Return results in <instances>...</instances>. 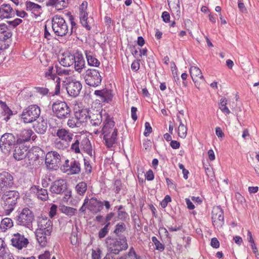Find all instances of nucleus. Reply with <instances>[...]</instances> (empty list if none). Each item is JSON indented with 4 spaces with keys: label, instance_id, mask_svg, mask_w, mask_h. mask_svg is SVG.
<instances>
[{
    "label": "nucleus",
    "instance_id": "obj_1",
    "mask_svg": "<svg viewBox=\"0 0 259 259\" xmlns=\"http://www.w3.org/2000/svg\"><path fill=\"white\" fill-rule=\"evenodd\" d=\"M105 117L103 121V126L102 129V134L103 135V139L105 144L107 148L113 147L117 140L118 130L115 127V122L113 117H110L108 113H105Z\"/></svg>",
    "mask_w": 259,
    "mask_h": 259
},
{
    "label": "nucleus",
    "instance_id": "obj_2",
    "mask_svg": "<svg viewBox=\"0 0 259 259\" xmlns=\"http://www.w3.org/2000/svg\"><path fill=\"white\" fill-rule=\"evenodd\" d=\"M34 220L33 212L28 207L18 210L14 215L13 221L18 226H21L27 228L32 226V222Z\"/></svg>",
    "mask_w": 259,
    "mask_h": 259
},
{
    "label": "nucleus",
    "instance_id": "obj_3",
    "mask_svg": "<svg viewBox=\"0 0 259 259\" xmlns=\"http://www.w3.org/2000/svg\"><path fill=\"white\" fill-rule=\"evenodd\" d=\"M3 207L7 215L12 212L20 199V193L16 190H9L1 196Z\"/></svg>",
    "mask_w": 259,
    "mask_h": 259
},
{
    "label": "nucleus",
    "instance_id": "obj_4",
    "mask_svg": "<svg viewBox=\"0 0 259 259\" xmlns=\"http://www.w3.org/2000/svg\"><path fill=\"white\" fill-rule=\"evenodd\" d=\"M106 243L109 252L113 253L115 255L118 254L121 251L126 250L128 247L126 237H121L120 238L108 237Z\"/></svg>",
    "mask_w": 259,
    "mask_h": 259
},
{
    "label": "nucleus",
    "instance_id": "obj_5",
    "mask_svg": "<svg viewBox=\"0 0 259 259\" xmlns=\"http://www.w3.org/2000/svg\"><path fill=\"white\" fill-rule=\"evenodd\" d=\"M40 113V107L36 104H33L23 109L20 117L24 123H31L39 118Z\"/></svg>",
    "mask_w": 259,
    "mask_h": 259
},
{
    "label": "nucleus",
    "instance_id": "obj_6",
    "mask_svg": "<svg viewBox=\"0 0 259 259\" xmlns=\"http://www.w3.org/2000/svg\"><path fill=\"white\" fill-rule=\"evenodd\" d=\"M45 152L39 147H32L28 152L25 159L26 167L32 168L36 165V162L39 159H44Z\"/></svg>",
    "mask_w": 259,
    "mask_h": 259
},
{
    "label": "nucleus",
    "instance_id": "obj_7",
    "mask_svg": "<svg viewBox=\"0 0 259 259\" xmlns=\"http://www.w3.org/2000/svg\"><path fill=\"white\" fill-rule=\"evenodd\" d=\"M82 75L85 83L90 87L95 88L101 84L102 77L97 69H88Z\"/></svg>",
    "mask_w": 259,
    "mask_h": 259
},
{
    "label": "nucleus",
    "instance_id": "obj_8",
    "mask_svg": "<svg viewBox=\"0 0 259 259\" xmlns=\"http://www.w3.org/2000/svg\"><path fill=\"white\" fill-rule=\"evenodd\" d=\"M52 29L56 35L64 36L68 32L67 24L63 18L59 15H55L52 19Z\"/></svg>",
    "mask_w": 259,
    "mask_h": 259
},
{
    "label": "nucleus",
    "instance_id": "obj_9",
    "mask_svg": "<svg viewBox=\"0 0 259 259\" xmlns=\"http://www.w3.org/2000/svg\"><path fill=\"white\" fill-rule=\"evenodd\" d=\"M54 114L60 119H65L70 117L71 110L65 102L58 101L52 105Z\"/></svg>",
    "mask_w": 259,
    "mask_h": 259
},
{
    "label": "nucleus",
    "instance_id": "obj_10",
    "mask_svg": "<svg viewBox=\"0 0 259 259\" xmlns=\"http://www.w3.org/2000/svg\"><path fill=\"white\" fill-rule=\"evenodd\" d=\"M17 137L16 134L7 133L1 136L0 148L5 152L10 151L18 144Z\"/></svg>",
    "mask_w": 259,
    "mask_h": 259
},
{
    "label": "nucleus",
    "instance_id": "obj_11",
    "mask_svg": "<svg viewBox=\"0 0 259 259\" xmlns=\"http://www.w3.org/2000/svg\"><path fill=\"white\" fill-rule=\"evenodd\" d=\"M45 163L47 167L51 169L57 170L60 166L61 157L56 151H50L45 153Z\"/></svg>",
    "mask_w": 259,
    "mask_h": 259
},
{
    "label": "nucleus",
    "instance_id": "obj_12",
    "mask_svg": "<svg viewBox=\"0 0 259 259\" xmlns=\"http://www.w3.org/2000/svg\"><path fill=\"white\" fill-rule=\"evenodd\" d=\"M14 185L13 176L8 172L0 173V197Z\"/></svg>",
    "mask_w": 259,
    "mask_h": 259
},
{
    "label": "nucleus",
    "instance_id": "obj_13",
    "mask_svg": "<svg viewBox=\"0 0 259 259\" xmlns=\"http://www.w3.org/2000/svg\"><path fill=\"white\" fill-rule=\"evenodd\" d=\"M211 219L213 225L218 229L224 225V211L220 206L214 207L212 210Z\"/></svg>",
    "mask_w": 259,
    "mask_h": 259
},
{
    "label": "nucleus",
    "instance_id": "obj_14",
    "mask_svg": "<svg viewBox=\"0 0 259 259\" xmlns=\"http://www.w3.org/2000/svg\"><path fill=\"white\" fill-rule=\"evenodd\" d=\"M82 84L79 81L71 80L66 84V89L68 94L71 97L75 98L80 94Z\"/></svg>",
    "mask_w": 259,
    "mask_h": 259
},
{
    "label": "nucleus",
    "instance_id": "obj_15",
    "mask_svg": "<svg viewBox=\"0 0 259 259\" xmlns=\"http://www.w3.org/2000/svg\"><path fill=\"white\" fill-rule=\"evenodd\" d=\"M67 189V184L63 179H59L52 183L50 191L52 194H62Z\"/></svg>",
    "mask_w": 259,
    "mask_h": 259
},
{
    "label": "nucleus",
    "instance_id": "obj_16",
    "mask_svg": "<svg viewBox=\"0 0 259 259\" xmlns=\"http://www.w3.org/2000/svg\"><path fill=\"white\" fill-rule=\"evenodd\" d=\"M14 148H15L13 153L14 158L18 161L24 159L25 162L29 146H27L26 145L24 144V143H18V144Z\"/></svg>",
    "mask_w": 259,
    "mask_h": 259
},
{
    "label": "nucleus",
    "instance_id": "obj_17",
    "mask_svg": "<svg viewBox=\"0 0 259 259\" xmlns=\"http://www.w3.org/2000/svg\"><path fill=\"white\" fill-rule=\"evenodd\" d=\"M12 245L18 249L26 247L28 244V240L19 233L14 234L11 239Z\"/></svg>",
    "mask_w": 259,
    "mask_h": 259
},
{
    "label": "nucleus",
    "instance_id": "obj_18",
    "mask_svg": "<svg viewBox=\"0 0 259 259\" xmlns=\"http://www.w3.org/2000/svg\"><path fill=\"white\" fill-rule=\"evenodd\" d=\"M38 228L44 232H47V234H51L52 232L53 223L47 217H39L37 221Z\"/></svg>",
    "mask_w": 259,
    "mask_h": 259
},
{
    "label": "nucleus",
    "instance_id": "obj_19",
    "mask_svg": "<svg viewBox=\"0 0 259 259\" xmlns=\"http://www.w3.org/2000/svg\"><path fill=\"white\" fill-rule=\"evenodd\" d=\"M94 94L99 98L101 101L104 103H109L112 101L113 97L112 91L107 88L96 90Z\"/></svg>",
    "mask_w": 259,
    "mask_h": 259
},
{
    "label": "nucleus",
    "instance_id": "obj_20",
    "mask_svg": "<svg viewBox=\"0 0 259 259\" xmlns=\"http://www.w3.org/2000/svg\"><path fill=\"white\" fill-rule=\"evenodd\" d=\"M73 64H74V68L76 71L81 72L82 69L85 68V61L82 54L77 51L72 56Z\"/></svg>",
    "mask_w": 259,
    "mask_h": 259
},
{
    "label": "nucleus",
    "instance_id": "obj_21",
    "mask_svg": "<svg viewBox=\"0 0 259 259\" xmlns=\"http://www.w3.org/2000/svg\"><path fill=\"white\" fill-rule=\"evenodd\" d=\"M15 15L13 8L10 4H3L0 6V18L8 19Z\"/></svg>",
    "mask_w": 259,
    "mask_h": 259
},
{
    "label": "nucleus",
    "instance_id": "obj_22",
    "mask_svg": "<svg viewBox=\"0 0 259 259\" xmlns=\"http://www.w3.org/2000/svg\"><path fill=\"white\" fill-rule=\"evenodd\" d=\"M88 209L93 213H97L102 209V201L96 197H92L89 201Z\"/></svg>",
    "mask_w": 259,
    "mask_h": 259
},
{
    "label": "nucleus",
    "instance_id": "obj_23",
    "mask_svg": "<svg viewBox=\"0 0 259 259\" xmlns=\"http://www.w3.org/2000/svg\"><path fill=\"white\" fill-rule=\"evenodd\" d=\"M31 189L39 200L43 201L48 200L49 194L47 189L41 188L39 186L36 185L31 187Z\"/></svg>",
    "mask_w": 259,
    "mask_h": 259
},
{
    "label": "nucleus",
    "instance_id": "obj_24",
    "mask_svg": "<svg viewBox=\"0 0 259 259\" xmlns=\"http://www.w3.org/2000/svg\"><path fill=\"white\" fill-rule=\"evenodd\" d=\"M13 115V111L8 106L5 102L0 103L1 118L4 117L3 120L6 122H8Z\"/></svg>",
    "mask_w": 259,
    "mask_h": 259
},
{
    "label": "nucleus",
    "instance_id": "obj_25",
    "mask_svg": "<svg viewBox=\"0 0 259 259\" xmlns=\"http://www.w3.org/2000/svg\"><path fill=\"white\" fill-rule=\"evenodd\" d=\"M34 134L31 129H24L21 130L19 134H16L19 143H24L30 140L32 135Z\"/></svg>",
    "mask_w": 259,
    "mask_h": 259
},
{
    "label": "nucleus",
    "instance_id": "obj_26",
    "mask_svg": "<svg viewBox=\"0 0 259 259\" xmlns=\"http://www.w3.org/2000/svg\"><path fill=\"white\" fill-rule=\"evenodd\" d=\"M25 6L26 10L30 11L36 17L40 16L43 12L41 6L31 1H26Z\"/></svg>",
    "mask_w": 259,
    "mask_h": 259
},
{
    "label": "nucleus",
    "instance_id": "obj_27",
    "mask_svg": "<svg viewBox=\"0 0 259 259\" xmlns=\"http://www.w3.org/2000/svg\"><path fill=\"white\" fill-rule=\"evenodd\" d=\"M51 234H47V232H44L40 230H36L35 236L36 240L39 245L42 247L46 246L47 243L48 238L50 237Z\"/></svg>",
    "mask_w": 259,
    "mask_h": 259
},
{
    "label": "nucleus",
    "instance_id": "obj_28",
    "mask_svg": "<svg viewBox=\"0 0 259 259\" xmlns=\"http://www.w3.org/2000/svg\"><path fill=\"white\" fill-rule=\"evenodd\" d=\"M89 112L86 109L78 110L74 113V116H75L78 121L82 124V123L87 122L89 119Z\"/></svg>",
    "mask_w": 259,
    "mask_h": 259
},
{
    "label": "nucleus",
    "instance_id": "obj_29",
    "mask_svg": "<svg viewBox=\"0 0 259 259\" xmlns=\"http://www.w3.org/2000/svg\"><path fill=\"white\" fill-rule=\"evenodd\" d=\"M56 135L59 138V140L66 141L68 143H69L71 141L73 136L72 134L64 128L59 129L57 131Z\"/></svg>",
    "mask_w": 259,
    "mask_h": 259
},
{
    "label": "nucleus",
    "instance_id": "obj_30",
    "mask_svg": "<svg viewBox=\"0 0 259 259\" xmlns=\"http://www.w3.org/2000/svg\"><path fill=\"white\" fill-rule=\"evenodd\" d=\"M48 125L47 122L46 120L41 118L40 121H37V122L33 125V128L34 131L38 134L43 135L47 130Z\"/></svg>",
    "mask_w": 259,
    "mask_h": 259
},
{
    "label": "nucleus",
    "instance_id": "obj_31",
    "mask_svg": "<svg viewBox=\"0 0 259 259\" xmlns=\"http://www.w3.org/2000/svg\"><path fill=\"white\" fill-rule=\"evenodd\" d=\"M89 119L91 124L95 126L99 125L102 122L103 115L102 112H97L89 114Z\"/></svg>",
    "mask_w": 259,
    "mask_h": 259
},
{
    "label": "nucleus",
    "instance_id": "obj_32",
    "mask_svg": "<svg viewBox=\"0 0 259 259\" xmlns=\"http://www.w3.org/2000/svg\"><path fill=\"white\" fill-rule=\"evenodd\" d=\"M85 55L89 66L96 67L100 66V62L93 55L92 52L85 51Z\"/></svg>",
    "mask_w": 259,
    "mask_h": 259
},
{
    "label": "nucleus",
    "instance_id": "obj_33",
    "mask_svg": "<svg viewBox=\"0 0 259 259\" xmlns=\"http://www.w3.org/2000/svg\"><path fill=\"white\" fill-rule=\"evenodd\" d=\"M81 167L79 162L74 159L70 160V164L68 174L71 175H77L80 172Z\"/></svg>",
    "mask_w": 259,
    "mask_h": 259
},
{
    "label": "nucleus",
    "instance_id": "obj_34",
    "mask_svg": "<svg viewBox=\"0 0 259 259\" xmlns=\"http://www.w3.org/2000/svg\"><path fill=\"white\" fill-rule=\"evenodd\" d=\"M126 229V225L123 222H119L117 223L115 226L113 233L115 234L116 237L121 238L122 237H126L123 234Z\"/></svg>",
    "mask_w": 259,
    "mask_h": 259
},
{
    "label": "nucleus",
    "instance_id": "obj_35",
    "mask_svg": "<svg viewBox=\"0 0 259 259\" xmlns=\"http://www.w3.org/2000/svg\"><path fill=\"white\" fill-rule=\"evenodd\" d=\"M190 74L194 83L197 80V77H198L202 81L204 80L203 76L202 75L201 70L199 68L196 66H191L189 70Z\"/></svg>",
    "mask_w": 259,
    "mask_h": 259
},
{
    "label": "nucleus",
    "instance_id": "obj_36",
    "mask_svg": "<svg viewBox=\"0 0 259 259\" xmlns=\"http://www.w3.org/2000/svg\"><path fill=\"white\" fill-rule=\"evenodd\" d=\"M68 4V1H48L46 6H52L57 11H60L67 8Z\"/></svg>",
    "mask_w": 259,
    "mask_h": 259
},
{
    "label": "nucleus",
    "instance_id": "obj_37",
    "mask_svg": "<svg viewBox=\"0 0 259 259\" xmlns=\"http://www.w3.org/2000/svg\"><path fill=\"white\" fill-rule=\"evenodd\" d=\"M80 148L81 151H83L90 156H92V147L88 138H84L81 141L80 140Z\"/></svg>",
    "mask_w": 259,
    "mask_h": 259
},
{
    "label": "nucleus",
    "instance_id": "obj_38",
    "mask_svg": "<svg viewBox=\"0 0 259 259\" xmlns=\"http://www.w3.org/2000/svg\"><path fill=\"white\" fill-rule=\"evenodd\" d=\"M117 259H142V257L138 254L134 248L131 246L128 251L123 256H121Z\"/></svg>",
    "mask_w": 259,
    "mask_h": 259
},
{
    "label": "nucleus",
    "instance_id": "obj_39",
    "mask_svg": "<svg viewBox=\"0 0 259 259\" xmlns=\"http://www.w3.org/2000/svg\"><path fill=\"white\" fill-rule=\"evenodd\" d=\"M76 138L74 139L73 143L71 146V150L72 151L74 152L75 153H81L80 148V140L81 137H75Z\"/></svg>",
    "mask_w": 259,
    "mask_h": 259
},
{
    "label": "nucleus",
    "instance_id": "obj_40",
    "mask_svg": "<svg viewBox=\"0 0 259 259\" xmlns=\"http://www.w3.org/2000/svg\"><path fill=\"white\" fill-rule=\"evenodd\" d=\"M88 18V13L79 14L80 23L87 30H90L91 27L89 24Z\"/></svg>",
    "mask_w": 259,
    "mask_h": 259
},
{
    "label": "nucleus",
    "instance_id": "obj_41",
    "mask_svg": "<svg viewBox=\"0 0 259 259\" xmlns=\"http://www.w3.org/2000/svg\"><path fill=\"white\" fill-rule=\"evenodd\" d=\"M45 76L48 79L55 80L56 78L59 77L56 74L55 70L53 66H49L47 71L45 72Z\"/></svg>",
    "mask_w": 259,
    "mask_h": 259
},
{
    "label": "nucleus",
    "instance_id": "obj_42",
    "mask_svg": "<svg viewBox=\"0 0 259 259\" xmlns=\"http://www.w3.org/2000/svg\"><path fill=\"white\" fill-rule=\"evenodd\" d=\"M87 190V184L84 182L78 183L75 187V190L79 195H83Z\"/></svg>",
    "mask_w": 259,
    "mask_h": 259
},
{
    "label": "nucleus",
    "instance_id": "obj_43",
    "mask_svg": "<svg viewBox=\"0 0 259 259\" xmlns=\"http://www.w3.org/2000/svg\"><path fill=\"white\" fill-rule=\"evenodd\" d=\"M228 100L225 98H222L219 102V108L225 114H229L230 111L227 107Z\"/></svg>",
    "mask_w": 259,
    "mask_h": 259
},
{
    "label": "nucleus",
    "instance_id": "obj_44",
    "mask_svg": "<svg viewBox=\"0 0 259 259\" xmlns=\"http://www.w3.org/2000/svg\"><path fill=\"white\" fill-rule=\"evenodd\" d=\"M1 226L3 229L11 228L13 226V221L10 218H6L2 220Z\"/></svg>",
    "mask_w": 259,
    "mask_h": 259
},
{
    "label": "nucleus",
    "instance_id": "obj_45",
    "mask_svg": "<svg viewBox=\"0 0 259 259\" xmlns=\"http://www.w3.org/2000/svg\"><path fill=\"white\" fill-rule=\"evenodd\" d=\"M69 143L61 140L56 139L55 142V148L60 150H64L68 147Z\"/></svg>",
    "mask_w": 259,
    "mask_h": 259
},
{
    "label": "nucleus",
    "instance_id": "obj_46",
    "mask_svg": "<svg viewBox=\"0 0 259 259\" xmlns=\"http://www.w3.org/2000/svg\"><path fill=\"white\" fill-rule=\"evenodd\" d=\"M71 56L72 55H67L64 58H61L60 61V64L64 66L68 67L70 66L73 64L72 58H71Z\"/></svg>",
    "mask_w": 259,
    "mask_h": 259
},
{
    "label": "nucleus",
    "instance_id": "obj_47",
    "mask_svg": "<svg viewBox=\"0 0 259 259\" xmlns=\"http://www.w3.org/2000/svg\"><path fill=\"white\" fill-rule=\"evenodd\" d=\"M69 119L67 121V125L71 128H74L75 127H80L81 124L78 121L75 116L69 117Z\"/></svg>",
    "mask_w": 259,
    "mask_h": 259
},
{
    "label": "nucleus",
    "instance_id": "obj_48",
    "mask_svg": "<svg viewBox=\"0 0 259 259\" xmlns=\"http://www.w3.org/2000/svg\"><path fill=\"white\" fill-rule=\"evenodd\" d=\"M187 127L181 122L178 128V135L182 138H185L187 135Z\"/></svg>",
    "mask_w": 259,
    "mask_h": 259
},
{
    "label": "nucleus",
    "instance_id": "obj_49",
    "mask_svg": "<svg viewBox=\"0 0 259 259\" xmlns=\"http://www.w3.org/2000/svg\"><path fill=\"white\" fill-rule=\"evenodd\" d=\"M110 223L106 224L105 226L102 228L99 232L98 236L100 239H102L106 236L109 232V227L110 225Z\"/></svg>",
    "mask_w": 259,
    "mask_h": 259
},
{
    "label": "nucleus",
    "instance_id": "obj_50",
    "mask_svg": "<svg viewBox=\"0 0 259 259\" xmlns=\"http://www.w3.org/2000/svg\"><path fill=\"white\" fill-rule=\"evenodd\" d=\"M62 212L68 215L72 216L76 213L77 209L69 206H64L62 208Z\"/></svg>",
    "mask_w": 259,
    "mask_h": 259
},
{
    "label": "nucleus",
    "instance_id": "obj_51",
    "mask_svg": "<svg viewBox=\"0 0 259 259\" xmlns=\"http://www.w3.org/2000/svg\"><path fill=\"white\" fill-rule=\"evenodd\" d=\"M122 187L123 184L120 179H116L114 181L113 190L116 194L119 193Z\"/></svg>",
    "mask_w": 259,
    "mask_h": 259
},
{
    "label": "nucleus",
    "instance_id": "obj_52",
    "mask_svg": "<svg viewBox=\"0 0 259 259\" xmlns=\"http://www.w3.org/2000/svg\"><path fill=\"white\" fill-rule=\"evenodd\" d=\"M34 89L37 93L43 96L47 95L49 92V90L46 88L35 87Z\"/></svg>",
    "mask_w": 259,
    "mask_h": 259
},
{
    "label": "nucleus",
    "instance_id": "obj_53",
    "mask_svg": "<svg viewBox=\"0 0 259 259\" xmlns=\"http://www.w3.org/2000/svg\"><path fill=\"white\" fill-rule=\"evenodd\" d=\"M67 15L69 17V20L70 21V24L71 25L70 32H69V35H70L72 34V33L73 32V29L76 28V24L75 22L74 21V17L71 15L70 12H68Z\"/></svg>",
    "mask_w": 259,
    "mask_h": 259
},
{
    "label": "nucleus",
    "instance_id": "obj_54",
    "mask_svg": "<svg viewBox=\"0 0 259 259\" xmlns=\"http://www.w3.org/2000/svg\"><path fill=\"white\" fill-rule=\"evenodd\" d=\"M54 81V83L55 84V92L54 93L55 95H58L60 94V78L57 77L55 79Z\"/></svg>",
    "mask_w": 259,
    "mask_h": 259
},
{
    "label": "nucleus",
    "instance_id": "obj_55",
    "mask_svg": "<svg viewBox=\"0 0 259 259\" xmlns=\"http://www.w3.org/2000/svg\"><path fill=\"white\" fill-rule=\"evenodd\" d=\"M128 217V214L125 211H117V217L119 220L125 221Z\"/></svg>",
    "mask_w": 259,
    "mask_h": 259
},
{
    "label": "nucleus",
    "instance_id": "obj_56",
    "mask_svg": "<svg viewBox=\"0 0 259 259\" xmlns=\"http://www.w3.org/2000/svg\"><path fill=\"white\" fill-rule=\"evenodd\" d=\"M70 161L68 159L65 160L64 163L60 166L61 170L64 172H67L69 171Z\"/></svg>",
    "mask_w": 259,
    "mask_h": 259
},
{
    "label": "nucleus",
    "instance_id": "obj_57",
    "mask_svg": "<svg viewBox=\"0 0 259 259\" xmlns=\"http://www.w3.org/2000/svg\"><path fill=\"white\" fill-rule=\"evenodd\" d=\"M88 8L87 1H83V3L79 6V14L83 13H88L87 11Z\"/></svg>",
    "mask_w": 259,
    "mask_h": 259
},
{
    "label": "nucleus",
    "instance_id": "obj_58",
    "mask_svg": "<svg viewBox=\"0 0 259 259\" xmlns=\"http://www.w3.org/2000/svg\"><path fill=\"white\" fill-rule=\"evenodd\" d=\"M12 35V33L10 29L8 28L7 30H6L3 33L0 34V37L4 40H7L10 38Z\"/></svg>",
    "mask_w": 259,
    "mask_h": 259
},
{
    "label": "nucleus",
    "instance_id": "obj_59",
    "mask_svg": "<svg viewBox=\"0 0 259 259\" xmlns=\"http://www.w3.org/2000/svg\"><path fill=\"white\" fill-rule=\"evenodd\" d=\"M22 22V20L20 18H16L13 21H8L7 23L12 26L14 28L16 27L18 25Z\"/></svg>",
    "mask_w": 259,
    "mask_h": 259
},
{
    "label": "nucleus",
    "instance_id": "obj_60",
    "mask_svg": "<svg viewBox=\"0 0 259 259\" xmlns=\"http://www.w3.org/2000/svg\"><path fill=\"white\" fill-rule=\"evenodd\" d=\"M84 164L85 172L88 174H91L92 170V167L90 164V161L85 159H84Z\"/></svg>",
    "mask_w": 259,
    "mask_h": 259
},
{
    "label": "nucleus",
    "instance_id": "obj_61",
    "mask_svg": "<svg viewBox=\"0 0 259 259\" xmlns=\"http://www.w3.org/2000/svg\"><path fill=\"white\" fill-rule=\"evenodd\" d=\"M145 131L144 133V135L145 137L149 136V134L152 132V127L150 124V123L148 122H146L145 123Z\"/></svg>",
    "mask_w": 259,
    "mask_h": 259
},
{
    "label": "nucleus",
    "instance_id": "obj_62",
    "mask_svg": "<svg viewBox=\"0 0 259 259\" xmlns=\"http://www.w3.org/2000/svg\"><path fill=\"white\" fill-rule=\"evenodd\" d=\"M147 61L148 65L150 68H154L155 67L156 65L153 55H151L148 57Z\"/></svg>",
    "mask_w": 259,
    "mask_h": 259
},
{
    "label": "nucleus",
    "instance_id": "obj_63",
    "mask_svg": "<svg viewBox=\"0 0 259 259\" xmlns=\"http://www.w3.org/2000/svg\"><path fill=\"white\" fill-rule=\"evenodd\" d=\"M57 210V206L56 204H52L49 211V216L53 218L56 214Z\"/></svg>",
    "mask_w": 259,
    "mask_h": 259
},
{
    "label": "nucleus",
    "instance_id": "obj_64",
    "mask_svg": "<svg viewBox=\"0 0 259 259\" xmlns=\"http://www.w3.org/2000/svg\"><path fill=\"white\" fill-rule=\"evenodd\" d=\"M171 200V197L169 195H166L165 196L164 199L161 202V206L163 208H165L168 202H170Z\"/></svg>",
    "mask_w": 259,
    "mask_h": 259
}]
</instances>
